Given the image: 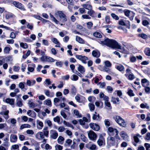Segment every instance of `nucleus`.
Returning a JSON list of instances; mask_svg holds the SVG:
<instances>
[{
    "mask_svg": "<svg viewBox=\"0 0 150 150\" xmlns=\"http://www.w3.org/2000/svg\"><path fill=\"white\" fill-rule=\"evenodd\" d=\"M105 66L108 67H110L111 66V64L109 61H106L104 62Z\"/></svg>",
    "mask_w": 150,
    "mask_h": 150,
    "instance_id": "nucleus-54",
    "label": "nucleus"
},
{
    "mask_svg": "<svg viewBox=\"0 0 150 150\" xmlns=\"http://www.w3.org/2000/svg\"><path fill=\"white\" fill-rule=\"evenodd\" d=\"M11 50L10 48L8 47H5L4 49V52L5 54H8L9 51Z\"/></svg>",
    "mask_w": 150,
    "mask_h": 150,
    "instance_id": "nucleus-46",
    "label": "nucleus"
},
{
    "mask_svg": "<svg viewBox=\"0 0 150 150\" xmlns=\"http://www.w3.org/2000/svg\"><path fill=\"white\" fill-rule=\"evenodd\" d=\"M139 36L144 39H146L147 37V35L144 33H141L139 34Z\"/></svg>",
    "mask_w": 150,
    "mask_h": 150,
    "instance_id": "nucleus-63",
    "label": "nucleus"
},
{
    "mask_svg": "<svg viewBox=\"0 0 150 150\" xmlns=\"http://www.w3.org/2000/svg\"><path fill=\"white\" fill-rule=\"evenodd\" d=\"M50 17L51 18V20L54 22L56 24H58L59 21H57L55 18L51 13L50 14Z\"/></svg>",
    "mask_w": 150,
    "mask_h": 150,
    "instance_id": "nucleus-39",
    "label": "nucleus"
},
{
    "mask_svg": "<svg viewBox=\"0 0 150 150\" xmlns=\"http://www.w3.org/2000/svg\"><path fill=\"white\" fill-rule=\"evenodd\" d=\"M125 76L126 77H127L128 79L130 80H133L135 77L133 74L131 72H130L129 74L128 75L127 74H125Z\"/></svg>",
    "mask_w": 150,
    "mask_h": 150,
    "instance_id": "nucleus-23",
    "label": "nucleus"
},
{
    "mask_svg": "<svg viewBox=\"0 0 150 150\" xmlns=\"http://www.w3.org/2000/svg\"><path fill=\"white\" fill-rule=\"evenodd\" d=\"M31 126L28 124H24L21 125L20 128L21 129H22L24 128H30Z\"/></svg>",
    "mask_w": 150,
    "mask_h": 150,
    "instance_id": "nucleus-41",
    "label": "nucleus"
},
{
    "mask_svg": "<svg viewBox=\"0 0 150 150\" xmlns=\"http://www.w3.org/2000/svg\"><path fill=\"white\" fill-rule=\"evenodd\" d=\"M144 146L146 150H150V144H149L145 143Z\"/></svg>",
    "mask_w": 150,
    "mask_h": 150,
    "instance_id": "nucleus-64",
    "label": "nucleus"
},
{
    "mask_svg": "<svg viewBox=\"0 0 150 150\" xmlns=\"http://www.w3.org/2000/svg\"><path fill=\"white\" fill-rule=\"evenodd\" d=\"M93 35L95 37L98 38H101L102 37V35L101 34L98 32H94L93 33Z\"/></svg>",
    "mask_w": 150,
    "mask_h": 150,
    "instance_id": "nucleus-36",
    "label": "nucleus"
},
{
    "mask_svg": "<svg viewBox=\"0 0 150 150\" xmlns=\"http://www.w3.org/2000/svg\"><path fill=\"white\" fill-rule=\"evenodd\" d=\"M64 138L61 136L59 137L57 139V142L58 143L61 144H62L64 143Z\"/></svg>",
    "mask_w": 150,
    "mask_h": 150,
    "instance_id": "nucleus-30",
    "label": "nucleus"
},
{
    "mask_svg": "<svg viewBox=\"0 0 150 150\" xmlns=\"http://www.w3.org/2000/svg\"><path fill=\"white\" fill-rule=\"evenodd\" d=\"M27 114L28 115L33 118L36 116V113L34 111L32 112L31 110H30L28 111Z\"/></svg>",
    "mask_w": 150,
    "mask_h": 150,
    "instance_id": "nucleus-21",
    "label": "nucleus"
},
{
    "mask_svg": "<svg viewBox=\"0 0 150 150\" xmlns=\"http://www.w3.org/2000/svg\"><path fill=\"white\" fill-rule=\"evenodd\" d=\"M44 93L47 96L50 97H52L54 95V93H53L52 95H50V92L48 90H44Z\"/></svg>",
    "mask_w": 150,
    "mask_h": 150,
    "instance_id": "nucleus-40",
    "label": "nucleus"
},
{
    "mask_svg": "<svg viewBox=\"0 0 150 150\" xmlns=\"http://www.w3.org/2000/svg\"><path fill=\"white\" fill-rule=\"evenodd\" d=\"M99 97L101 98H103V100H105V102L109 101V97L104 95L102 92L100 93L99 94Z\"/></svg>",
    "mask_w": 150,
    "mask_h": 150,
    "instance_id": "nucleus-18",
    "label": "nucleus"
},
{
    "mask_svg": "<svg viewBox=\"0 0 150 150\" xmlns=\"http://www.w3.org/2000/svg\"><path fill=\"white\" fill-rule=\"evenodd\" d=\"M42 132L46 137H48L49 136V130L47 127H45L42 130Z\"/></svg>",
    "mask_w": 150,
    "mask_h": 150,
    "instance_id": "nucleus-20",
    "label": "nucleus"
},
{
    "mask_svg": "<svg viewBox=\"0 0 150 150\" xmlns=\"http://www.w3.org/2000/svg\"><path fill=\"white\" fill-rule=\"evenodd\" d=\"M19 146L18 144H14L11 146V150H13H13H19Z\"/></svg>",
    "mask_w": 150,
    "mask_h": 150,
    "instance_id": "nucleus-47",
    "label": "nucleus"
},
{
    "mask_svg": "<svg viewBox=\"0 0 150 150\" xmlns=\"http://www.w3.org/2000/svg\"><path fill=\"white\" fill-rule=\"evenodd\" d=\"M98 144L99 146H101L103 144H105V140L102 134H100L99 136L98 139L97 141Z\"/></svg>",
    "mask_w": 150,
    "mask_h": 150,
    "instance_id": "nucleus-7",
    "label": "nucleus"
},
{
    "mask_svg": "<svg viewBox=\"0 0 150 150\" xmlns=\"http://www.w3.org/2000/svg\"><path fill=\"white\" fill-rule=\"evenodd\" d=\"M16 105L19 107H21L22 106L23 103L21 99H18L17 100Z\"/></svg>",
    "mask_w": 150,
    "mask_h": 150,
    "instance_id": "nucleus-43",
    "label": "nucleus"
},
{
    "mask_svg": "<svg viewBox=\"0 0 150 150\" xmlns=\"http://www.w3.org/2000/svg\"><path fill=\"white\" fill-rule=\"evenodd\" d=\"M93 23L91 22H89L87 23V27L88 29H90L92 26Z\"/></svg>",
    "mask_w": 150,
    "mask_h": 150,
    "instance_id": "nucleus-60",
    "label": "nucleus"
},
{
    "mask_svg": "<svg viewBox=\"0 0 150 150\" xmlns=\"http://www.w3.org/2000/svg\"><path fill=\"white\" fill-rule=\"evenodd\" d=\"M140 106L142 108H146L147 109H149V106L146 103L145 104L142 103L140 105Z\"/></svg>",
    "mask_w": 150,
    "mask_h": 150,
    "instance_id": "nucleus-52",
    "label": "nucleus"
},
{
    "mask_svg": "<svg viewBox=\"0 0 150 150\" xmlns=\"http://www.w3.org/2000/svg\"><path fill=\"white\" fill-rule=\"evenodd\" d=\"M141 82L142 86L144 87L148 86L149 84V81L146 79H142Z\"/></svg>",
    "mask_w": 150,
    "mask_h": 150,
    "instance_id": "nucleus-19",
    "label": "nucleus"
},
{
    "mask_svg": "<svg viewBox=\"0 0 150 150\" xmlns=\"http://www.w3.org/2000/svg\"><path fill=\"white\" fill-rule=\"evenodd\" d=\"M144 90L145 92L147 94L150 93V87L147 86H146L145 87Z\"/></svg>",
    "mask_w": 150,
    "mask_h": 150,
    "instance_id": "nucleus-49",
    "label": "nucleus"
},
{
    "mask_svg": "<svg viewBox=\"0 0 150 150\" xmlns=\"http://www.w3.org/2000/svg\"><path fill=\"white\" fill-rule=\"evenodd\" d=\"M75 57L76 59L81 61L83 63L85 64L86 63V61L88 60V57L85 56L81 55H76Z\"/></svg>",
    "mask_w": 150,
    "mask_h": 150,
    "instance_id": "nucleus-8",
    "label": "nucleus"
},
{
    "mask_svg": "<svg viewBox=\"0 0 150 150\" xmlns=\"http://www.w3.org/2000/svg\"><path fill=\"white\" fill-rule=\"evenodd\" d=\"M55 15L57 17H58L59 20L61 22H64L67 21V17L62 11H58L55 13Z\"/></svg>",
    "mask_w": 150,
    "mask_h": 150,
    "instance_id": "nucleus-3",
    "label": "nucleus"
},
{
    "mask_svg": "<svg viewBox=\"0 0 150 150\" xmlns=\"http://www.w3.org/2000/svg\"><path fill=\"white\" fill-rule=\"evenodd\" d=\"M74 115L77 116L78 117H81L82 116L81 114L79 112V111L77 110H74Z\"/></svg>",
    "mask_w": 150,
    "mask_h": 150,
    "instance_id": "nucleus-35",
    "label": "nucleus"
},
{
    "mask_svg": "<svg viewBox=\"0 0 150 150\" xmlns=\"http://www.w3.org/2000/svg\"><path fill=\"white\" fill-rule=\"evenodd\" d=\"M108 142L110 144H111L112 145H114L115 142V139L114 138L111 137H108L107 138Z\"/></svg>",
    "mask_w": 150,
    "mask_h": 150,
    "instance_id": "nucleus-15",
    "label": "nucleus"
},
{
    "mask_svg": "<svg viewBox=\"0 0 150 150\" xmlns=\"http://www.w3.org/2000/svg\"><path fill=\"white\" fill-rule=\"evenodd\" d=\"M45 135L42 132H38L35 135V137L39 139H41L44 138Z\"/></svg>",
    "mask_w": 150,
    "mask_h": 150,
    "instance_id": "nucleus-16",
    "label": "nucleus"
},
{
    "mask_svg": "<svg viewBox=\"0 0 150 150\" xmlns=\"http://www.w3.org/2000/svg\"><path fill=\"white\" fill-rule=\"evenodd\" d=\"M44 104L50 106H51L52 105L51 101L49 99L45 100L44 101Z\"/></svg>",
    "mask_w": 150,
    "mask_h": 150,
    "instance_id": "nucleus-34",
    "label": "nucleus"
},
{
    "mask_svg": "<svg viewBox=\"0 0 150 150\" xmlns=\"http://www.w3.org/2000/svg\"><path fill=\"white\" fill-rule=\"evenodd\" d=\"M53 121L54 122H57L59 123L60 122V119L59 117L58 116H57L56 117L53 118Z\"/></svg>",
    "mask_w": 150,
    "mask_h": 150,
    "instance_id": "nucleus-56",
    "label": "nucleus"
},
{
    "mask_svg": "<svg viewBox=\"0 0 150 150\" xmlns=\"http://www.w3.org/2000/svg\"><path fill=\"white\" fill-rule=\"evenodd\" d=\"M108 130L110 132L112 133L113 134V133L115 134V132L116 133L115 137H116L118 136V134L119 131L117 129H114L112 127H110L108 128Z\"/></svg>",
    "mask_w": 150,
    "mask_h": 150,
    "instance_id": "nucleus-12",
    "label": "nucleus"
},
{
    "mask_svg": "<svg viewBox=\"0 0 150 150\" xmlns=\"http://www.w3.org/2000/svg\"><path fill=\"white\" fill-rule=\"evenodd\" d=\"M25 82H21L18 85L19 87L21 89L24 88L25 87Z\"/></svg>",
    "mask_w": 150,
    "mask_h": 150,
    "instance_id": "nucleus-51",
    "label": "nucleus"
},
{
    "mask_svg": "<svg viewBox=\"0 0 150 150\" xmlns=\"http://www.w3.org/2000/svg\"><path fill=\"white\" fill-rule=\"evenodd\" d=\"M40 59L41 61L42 62H54L55 61V60L53 58L45 56L44 57H41L40 58Z\"/></svg>",
    "mask_w": 150,
    "mask_h": 150,
    "instance_id": "nucleus-5",
    "label": "nucleus"
},
{
    "mask_svg": "<svg viewBox=\"0 0 150 150\" xmlns=\"http://www.w3.org/2000/svg\"><path fill=\"white\" fill-rule=\"evenodd\" d=\"M99 42L101 44L106 45L113 49H120L121 50V52L123 53H126L127 52L124 47H121L120 45L115 40L106 38L104 40L100 41Z\"/></svg>",
    "mask_w": 150,
    "mask_h": 150,
    "instance_id": "nucleus-1",
    "label": "nucleus"
},
{
    "mask_svg": "<svg viewBox=\"0 0 150 150\" xmlns=\"http://www.w3.org/2000/svg\"><path fill=\"white\" fill-rule=\"evenodd\" d=\"M89 125L90 127L95 131H98L100 129L99 125L96 123H91Z\"/></svg>",
    "mask_w": 150,
    "mask_h": 150,
    "instance_id": "nucleus-10",
    "label": "nucleus"
},
{
    "mask_svg": "<svg viewBox=\"0 0 150 150\" xmlns=\"http://www.w3.org/2000/svg\"><path fill=\"white\" fill-rule=\"evenodd\" d=\"M100 117L99 114L98 113L96 112H94L92 117V119L93 120H98Z\"/></svg>",
    "mask_w": 150,
    "mask_h": 150,
    "instance_id": "nucleus-25",
    "label": "nucleus"
},
{
    "mask_svg": "<svg viewBox=\"0 0 150 150\" xmlns=\"http://www.w3.org/2000/svg\"><path fill=\"white\" fill-rule=\"evenodd\" d=\"M56 150H62L63 146L59 145L57 144L55 146Z\"/></svg>",
    "mask_w": 150,
    "mask_h": 150,
    "instance_id": "nucleus-58",
    "label": "nucleus"
},
{
    "mask_svg": "<svg viewBox=\"0 0 150 150\" xmlns=\"http://www.w3.org/2000/svg\"><path fill=\"white\" fill-rule=\"evenodd\" d=\"M20 45L21 47L24 49H26L28 47V45L26 43L21 42L20 43Z\"/></svg>",
    "mask_w": 150,
    "mask_h": 150,
    "instance_id": "nucleus-53",
    "label": "nucleus"
},
{
    "mask_svg": "<svg viewBox=\"0 0 150 150\" xmlns=\"http://www.w3.org/2000/svg\"><path fill=\"white\" fill-rule=\"evenodd\" d=\"M50 138L54 139H56L58 136V133L57 131L54 130H51L50 132Z\"/></svg>",
    "mask_w": 150,
    "mask_h": 150,
    "instance_id": "nucleus-11",
    "label": "nucleus"
},
{
    "mask_svg": "<svg viewBox=\"0 0 150 150\" xmlns=\"http://www.w3.org/2000/svg\"><path fill=\"white\" fill-rule=\"evenodd\" d=\"M115 68L120 71H124L125 68L124 66L121 64L116 65Z\"/></svg>",
    "mask_w": 150,
    "mask_h": 150,
    "instance_id": "nucleus-24",
    "label": "nucleus"
},
{
    "mask_svg": "<svg viewBox=\"0 0 150 150\" xmlns=\"http://www.w3.org/2000/svg\"><path fill=\"white\" fill-rule=\"evenodd\" d=\"M88 106L90 110L91 111H93L95 109V105L93 104L89 103Z\"/></svg>",
    "mask_w": 150,
    "mask_h": 150,
    "instance_id": "nucleus-45",
    "label": "nucleus"
},
{
    "mask_svg": "<svg viewBox=\"0 0 150 150\" xmlns=\"http://www.w3.org/2000/svg\"><path fill=\"white\" fill-rule=\"evenodd\" d=\"M58 131L59 132H62L64 131L65 128L63 126H60L58 129Z\"/></svg>",
    "mask_w": 150,
    "mask_h": 150,
    "instance_id": "nucleus-59",
    "label": "nucleus"
},
{
    "mask_svg": "<svg viewBox=\"0 0 150 150\" xmlns=\"http://www.w3.org/2000/svg\"><path fill=\"white\" fill-rule=\"evenodd\" d=\"M145 54L147 56H150V48H146L144 51Z\"/></svg>",
    "mask_w": 150,
    "mask_h": 150,
    "instance_id": "nucleus-44",
    "label": "nucleus"
},
{
    "mask_svg": "<svg viewBox=\"0 0 150 150\" xmlns=\"http://www.w3.org/2000/svg\"><path fill=\"white\" fill-rule=\"evenodd\" d=\"M78 77L77 76L75 75H73L71 77V79L72 80L76 81L78 80Z\"/></svg>",
    "mask_w": 150,
    "mask_h": 150,
    "instance_id": "nucleus-48",
    "label": "nucleus"
},
{
    "mask_svg": "<svg viewBox=\"0 0 150 150\" xmlns=\"http://www.w3.org/2000/svg\"><path fill=\"white\" fill-rule=\"evenodd\" d=\"M125 14L127 16L129 17L131 20H132L134 16L135 13L132 11L129 10L125 11Z\"/></svg>",
    "mask_w": 150,
    "mask_h": 150,
    "instance_id": "nucleus-6",
    "label": "nucleus"
},
{
    "mask_svg": "<svg viewBox=\"0 0 150 150\" xmlns=\"http://www.w3.org/2000/svg\"><path fill=\"white\" fill-rule=\"evenodd\" d=\"M127 93L130 96H133L135 95L133 93V90L131 89H129Z\"/></svg>",
    "mask_w": 150,
    "mask_h": 150,
    "instance_id": "nucleus-50",
    "label": "nucleus"
},
{
    "mask_svg": "<svg viewBox=\"0 0 150 150\" xmlns=\"http://www.w3.org/2000/svg\"><path fill=\"white\" fill-rule=\"evenodd\" d=\"M112 101L113 103L119 104L120 103L119 100L118 98L112 97Z\"/></svg>",
    "mask_w": 150,
    "mask_h": 150,
    "instance_id": "nucleus-29",
    "label": "nucleus"
},
{
    "mask_svg": "<svg viewBox=\"0 0 150 150\" xmlns=\"http://www.w3.org/2000/svg\"><path fill=\"white\" fill-rule=\"evenodd\" d=\"M78 146V144L74 141V140L73 141L72 144L71 146V148L72 149H75Z\"/></svg>",
    "mask_w": 150,
    "mask_h": 150,
    "instance_id": "nucleus-37",
    "label": "nucleus"
},
{
    "mask_svg": "<svg viewBox=\"0 0 150 150\" xmlns=\"http://www.w3.org/2000/svg\"><path fill=\"white\" fill-rule=\"evenodd\" d=\"M36 123L38 128L39 129H41L43 127V122H42L38 120L36 121Z\"/></svg>",
    "mask_w": 150,
    "mask_h": 150,
    "instance_id": "nucleus-22",
    "label": "nucleus"
},
{
    "mask_svg": "<svg viewBox=\"0 0 150 150\" xmlns=\"http://www.w3.org/2000/svg\"><path fill=\"white\" fill-rule=\"evenodd\" d=\"M81 138L82 141L85 143H87L88 141L87 138L83 134L81 135Z\"/></svg>",
    "mask_w": 150,
    "mask_h": 150,
    "instance_id": "nucleus-38",
    "label": "nucleus"
},
{
    "mask_svg": "<svg viewBox=\"0 0 150 150\" xmlns=\"http://www.w3.org/2000/svg\"><path fill=\"white\" fill-rule=\"evenodd\" d=\"M78 70L81 73H84L85 71V70L83 67L80 64H79Z\"/></svg>",
    "mask_w": 150,
    "mask_h": 150,
    "instance_id": "nucleus-33",
    "label": "nucleus"
},
{
    "mask_svg": "<svg viewBox=\"0 0 150 150\" xmlns=\"http://www.w3.org/2000/svg\"><path fill=\"white\" fill-rule=\"evenodd\" d=\"M111 16L112 17L116 20H118L119 19V18L118 16L115 15V13H112L111 14Z\"/></svg>",
    "mask_w": 150,
    "mask_h": 150,
    "instance_id": "nucleus-61",
    "label": "nucleus"
},
{
    "mask_svg": "<svg viewBox=\"0 0 150 150\" xmlns=\"http://www.w3.org/2000/svg\"><path fill=\"white\" fill-rule=\"evenodd\" d=\"M92 55L94 57L98 58L100 55V53L97 50H94L92 52Z\"/></svg>",
    "mask_w": 150,
    "mask_h": 150,
    "instance_id": "nucleus-17",
    "label": "nucleus"
},
{
    "mask_svg": "<svg viewBox=\"0 0 150 150\" xmlns=\"http://www.w3.org/2000/svg\"><path fill=\"white\" fill-rule=\"evenodd\" d=\"M113 118L116 122L120 125L124 127L126 126L127 125L126 122L124 119L120 116L118 115L116 116H114Z\"/></svg>",
    "mask_w": 150,
    "mask_h": 150,
    "instance_id": "nucleus-2",
    "label": "nucleus"
},
{
    "mask_svg": "<svg viewBox=\"0 0 150 150\" xmlns=\"http://www.w3.org/2000/svg\"><path fill=\"white\" fill-rule=\"evenodd\" d=\"M83 6L84 8L88 10V11L92 9V6L91 5L86 4H83Z\"/></svg>",
    "mask_w": 150,
    "mask_h": 150,
    "instance_id": "nucleus-32",
    "label": "nucleus"
},
{
    "mask_svg": "<svg viewBox=\"0 0 150 150\" xmlns=\"http://www.w3.org/2000/svg\"><path fill=\"white\" fill-rule=\"evenodd\" d=\"M87 13L92 17H94L96 16V14L94 11L91 9L87 12Z\"/></svg>",
    "mask_w": 150,
    "mask_h": 150,
    "instance_id": "nucleus-26",
    "label": "nucleus"
},
{
    "mask_svg": "<svg viewBox=\"0 0 150 150\" xmlns=\"http://www.w3.org/2000/svg\"><path fill=\"white\" fill-rule=\"evenodd\" d=\"M104 105H105L106 106L108 107L109 109H111L112 107L111 106L110 103L109 101L106 102H105Z\"/></svg>",
    "mask_w": 150,
    "mask_h": 150,
    "instance_id": "nucleus-55",
    "label": "nucleus"
},
{
    "mask_svg": "<svg viewBox=\"0 0 150 150\" xmlns=\"http://www.w3.org/2000/svg\"><path fill=\"white\" fill-rule=\"evenodd\" d=\"M130 61L132 62H134L136 60V58L134 56L131 57L129 58Z\"/></svg>",
    "mask_w": 150,
    "mask_h": 150,
    "instance_id": "nucleus-57",
    "label": "nucleus"
},
{
    "mask_svg": "<svg viewBox=\"0 0 150 150\" xmlns=\"http://www.w3.org/2000/svg\"><path fill=\"white\" fill-rule=\"evenodd\" d=\"M120 135L124 140H127L128 139L129 137L126 133L125 131H121L120 133Z\"/></svg>",
    "mask_w": 150,
    "mask_h": 150,
    "instance_id": "nucleus-14",
    "label": "nucleus"
},
{
    "mask_svg": "<svg viewBox=\"0 0 150 150\" xmlns=\"http://www.w3.org/2000/svg\"><path fill=\"white\" fill-rule=\"evenodd\" d=\"M106 89L108 92L111 93L113 91V89L112 87L108 86H107Z\"/></svg>",
    "mask_w": 150,
    "mask_h": 150,
    "instance_id": "nucleus-62",
    "label": "nucleus"
},
{
    "mask_svg": "<svg viewBox=\"0 0 150 150\" xmlns=\"http://www.w3.org/2000/svg\"><path fill=\"white\" fill-rule=\"evenodd\" d=\"M86 147L91 150H96L97 149L96 146L94 144H92L90 142L86 145Z\"/></svg>",
    "mask_w": 150,
    "mask_h": 150,
    "instance_id": "nucleus-9",
    "label": "nucleus"
},
{
    "mask_svg": "<svg viewBox=\"0 0 150 150\" xmlns=\"http://www.w3.org/2000/svg\"><path fill=\"white\" fill-rule=\"evenodd\" d=\"M61 108H64V109L68 110H69V107L67 105H66L64 103H61L59 105Z\"/></svg>",
    "mask_w": 150,
    "mask_h": 150,
    "instance_id": "nucleus-27",
    "label": "nucleus"
},
{
    "mask_svg": "<svg viewBox=\"0 0 150 150\" xmlns=\"http://www.w3.org/2000/svg\"><path fill=\"white\" fill-rule=\"evenodd\" d=\"M10 140L11 142L16 143L17 141L18 138L16 135L11 134L10 135Z\"/></svg>",
    "mask_w": 150,
    "mask_h": 150,
    "instance_id": "nucleus-13",
    "label": "nucleus"
},
{
    "mask_svg": "<svg viewBox=\"0 0 150 150\" xmlns=\"http://www.w3.org/2000/svg\"><path fill=\"white\" fill-rule=\"evenodd\" d=\"M51 40L55 44L59 45L60 43L57 38H51Z\"/></svg>",
    "mask_w": 150,
    "mask_h": 150,
    "instance_id": "nucleus-42",
    "label": "nucleus"
},
{
    "mask_svg": "<svg viewBox=\"0 0 150 150\" xmlns=\"http://www.w3.org/2000/svg\"><path fill=\"white\" fill-rule=\"evenodd\" d=\"M15 99H11L7 98L6 99V102L8 103H9L11 105H13L14 104Z\"/></svg>",
    "mask_w": 150,
    "mask_h": 150,
    "instance_id": "nucleus-28",
    "label": "nucleus"
},
{
    "mask_svg": "<svg viewBox=\"0 0 150 150\" xmlns=\"http://www.w3.org/2000/svg\"><path fill=\"white\" fill-rule=\"evenodd\" d=\"M89 139L93 141H95L97 138L96 134L92 130H91L87 132Z\"/></svg>",
    "mask_w": 150,
    "mask_h": 150,
    "instance_id": "nucleus-4",
    "label": "nucleus"
},
{
    "mask_svg": "<svg viewBox=\"0 0 150 150\" xmlns=\"http://www.w3.org/2000/svg\"><path fill=\"white\" fill-rule=\"evenodd\" d=\"M76 40L77 42L80 43L84 44V40L82 38L78 36H76Z\"/></svg>",
    "mask_w": 150,
    "mask_h": 150,
    "instance_id": "nucleus-31",
    "label": "nucleus"
}]
</instances>
